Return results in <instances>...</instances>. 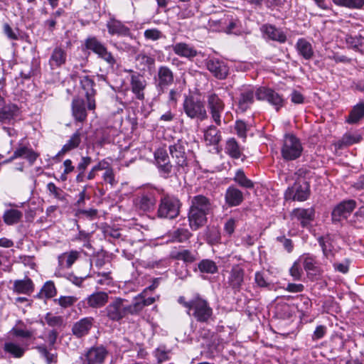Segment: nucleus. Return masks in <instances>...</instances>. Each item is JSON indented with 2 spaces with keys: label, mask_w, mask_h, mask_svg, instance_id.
<instances>
[{
  "label": "nucleus",
  "mask_w": 364,
  "mask_h": 364,
  "mask_svg": "<svg viewBox=\"0 0 364 364\" xmlns=\"http://www.w3.org/2000/svg\"><path fill=\"white\" fill-rule=\"evenodd\" d=\"M178 302L186 309V314L197 322L209 323L213 320V310L209 302L200 295L196 294L189 301L181 296Z\"/></svg>",
  "instance_id": "obj_1"
},
{
  "label": "nucleus",
  "mask_w": 364,
  "mask_h": 364,
  "mask_svg": "<svg viewBox=\"0 0 364 364\" xmlns=\"http://www.w3.org/2000/svg\"><path fill=\"white\" fill-rule=\"evenodd\" d=\"M133 310V304L128 300L114 297L109 302L104 312L109 320L119 322L129 315H136Z\"/></svg>",
  "instance_id": "obj_2"
},
{
  "label": "nucleus",
  "mask_w": 364,
  "mask_h": 364,
  "mask_svg": "<svg viewBox=\"0 0 364 364\" xmlns=\"http://www.w3.org/2000/svg\"><path fill=\"white\" fill-rule=\"evenodd\" d=\"M183 110L188 118L196 122H203L208 117L204 102L191 95L185 97Z\"/></svg>",
  "instance_id": "obj_3"
},
{
  "label": "nucleus",
  "mask_w": 364,
  "mask_h": 364,
  "mask_svg": "<svg viewBox=\"0 0 364 364\" xmlns=\"http://www.w3.org/2000/svg\"><path fill=\"white\" fill-rule=\"evenodd\" d=\"M85 47L96 54L98 58L105 61L108 65V68L114 69L117 64V59L113 53L108 50L107 47L95 36H90L85 41Z\"/></svg>",
  "instance_id": "obj_4"
},
{
  "label": "nucleus",
  "mask_w": 364,
  "mask_h": 364,
  "mask_svg": "<svg viewBox=\"0 0 364 364\" xmlns=\"http://www.w3.org/2000/svg\"><path fill=\"white\" fill-rule=\"evenodd\" d=\"M303 146L301 141L292 134H287L284 136L281 147V154L286 161H294L301 156Z\"/></svg>",
  "instance_id": "obj_5"
},
{
  "label": "nucleus",
  "mask_w": 364,
  "mask_h": 364,
  "mask_svg": "<svg viewBox=\"0 0 364 364\" xmlns=\"http://www.w3.org/2000/svg\"><path fill=\"white\" fill-rule=\"evenodd\" d=\"M181 203L173 196H165L161 198L159 205L157 215L161 218L173 219L178 216Z\"/></svg>",
  "instance_id": "obj_6"
},
{
  "label": "nucleus",
  "mask_w": 364,
  "mask_h": 364,
  "mask_svg": "<svg viewBox=\"0 0 364 364\" xmlns=\"http://www.w3.org/2000/svg\"><path fill=\"white\" fill-rule=\"evenodd\" d=\"M256 98L258 100H266L277 112H279L286 104V100L282 95L266 87H260L256 90Z\"/></svg>",
  "instance_id": "obj_7"
},
{
  "label": "nucleus",
  "mask_w": 364,
  "mask_h": 364,
  "mask_svg": "<svg viewBox=\"0 0 364 364\" xmlns=\"http://www.w3.org/2000/svg\"><path fill=\"white\" fill-rule=\"evenodd\" d=\"M206 102L212 120L217 126H221L222 114L225 109L223 100L216 93L209 92L206 95Z\"/></svg>",
  "instance_id": "obj_8"
},
{
  "label": "nucleus",
  "mask_w": 364,
  "mask_h": 364,
  "mask_svg": "<svg viewBox=\"0 0 364 364\" xmlns=\"http://www.w3.org/2000/svg\"><path fill=\"white\" fill-rule=\"evenodd\" d=\"M299 260L302 262L307 277L312 282L322 278L323 270L318 266L316 257L310 253H304Z\"/></svg>",
  "instance_id": "obj_9"
},
{
  "label": "nucleus",
  "mask_w": 364,
  "mask_h": 364,
  "mask_svg": "<svg viewBox=\"0 0 364 364\" xmlns=\"http://www.w3.org/2000/svg\"><path fill=\"white\" fill-rule=\"evenodd\" d=\"M108 351L103 346H93L82 353L79 359L80 364H103Z\"/></svg>",
  "instance_id": "obj_10"
},
{
  "label": "nucleus",
  "mask_w": 364,
  "mask_h": 364,
  "mask_svg": "<svg viewBox=\"0 0 364 364\" xmlns=\"http://www.w3.org/2000/svg\"><path fill=\"white\" fill-rule=\"evenodd\" d=\"M156 87L159 92H164L174 82V74L172 70L166 65L159 67L154 77Z\"/></svg>",
  "instance_id": "obj_11"
},
{
  "label": "nucleus",
  "mask_w": 364,
  "mask_h": 364,
  "mask_svg": "<svg viewBox=\"0 0 364 364\" xmlns=\"http://www.w3.org/2000/svg\"><path fill=\"white\" fill-rule=\"evenodd\" d=\"M80 84L81 88L85 92V96L87 100V106L89 110H94L96 107L95 95L97 93L95 89V82L94 77L90 75H82L80 77Z\"/></svg>",
  "instance_id": "obj_12"
},
{
  "label": "nucleus",
  "mask_w": 364,
  "mask_h": 364,
  "mask_svg": "<svg viewBox=\"0 0 364 364\" xmlns=\"http://www.w3.org/2000/svg\"><path fill=\"white\" fill-rule=\"evenodd\" d=\"M207 70L217 79L224 80L229 74V68L225 62L216 58H209L205 60Z\"/></svg>",
  "instance_id": "obj_13"
},
{
  "label": "nucleus",
  "mask_w": 364,
  "mask_h": 364,
  "mask_svg": "<svg viewBox=\"0 0 364 364\" xmlns=\"http://www.w3.org/2000/svg\"><path fill=\"white\" fill-rule=\"evenodd\" d=\"M186 146L187 142L182 139H178L173 144L169 146V152L178 168H184L188 164L186 153Z\"/></svg>",
  "instance_id": "obj_14"
},
{
  "label": "nucleus",
  "mask_w": 364,
  "mask_h": 364,
  "mask_svg": "<svg viewBox=\"0 0 364 364\" xmlns=\"http://www.w3.org/2000/svg\"><path fill=\"white\" fill-rule=\"evenodd\" d=\"M245 282V269L239 264L232 266L228 272L226 284L234 292L240 291Z\"/></svg>",
  "instance_id": "obj_15"
},
{
  "label": "nucleus",
  "mask_w": 364,
  "mask_h": 364,
  "mask_svg": "<svg viewBox=\"0 0 364 364\" xmlns=\"http://www.w3.org/2000/svg\"><path fill=\"white\" fill-rule=\"evenodd\" d=\"M130 75V87L132 93L135 97L141 101L145 98L144 90L147 85V82L143 75L129 70Z\"/></svg>",
  "instance_id": "obj_16"
},
{
  "label": "nucleus",
  "mask_w": 364,
  "mask_h": 364,
  "mask_svg": "<svg viewBox=\"0 0 364 364\" xmlns=\"http://www.w3.org/2000/svg\"><path fill=\"white\" fill-rule=\"evenodd\" d=\"M356 203L353 200H343L338 203L332 211V220L334 222H340L346 219L354 210Z\"/></svg>",
  "instance_id": "obj_17"
},
{
  "label": "nucleus",
  "mask_w": 364,
  "mask_h": 364,
  "mask_svg": "<svg viewBox=\"0 0 364 364\" xmlns=\"http://www.w3.org/2000/svg\"><path fill=\"white\" fill-rule=\"evenodd\" d=\"M108 33L110 36H117L118 37L132 38V33L130 28L123 22L112 16L106 23Z\"/></svg>",
  "instance_id": "obj_18"
},
{
  "label": "nucleus",
  "mask_w": 364,
  "mask_h": 364,
  "mask_svg": "<svg viewBox=\"0 0 364 364\" xmlns=\"http://www.w3.org/2000/svg\"><path fill=\"white\" fill-rule=\"evenodd\" d=\"M154 159L159 172L164 178H168L172 171L168 153L166 149L160 148L156 150Z\"/></svg>",
  "instance_id": "obj_19"
},
{
  "label": "nucleus",
  "mask_w": 364,
  "mask_h": 364,
  "mask_svg": "<svg viewBox=\"0 0 364 364\" xmlns=\"http://www.w3.org/2000/svg\"><path fill=\"white\" fill-rule=\"evenodd\" d=\"M291 215L296 218L302 228H308L315 218V210L313 207L309 208H295Z\"/></svg>",
  "instance_id": "obj_20"
},
{
  "label": "nucleus",
  "mask_w": 364,
  "mask_h": 364,
  "mask_svg": "<svg viewBox=\"0 0 364 364\" xmlns=\"http://www.w3.org/2000/svg\"><path fill=\"white\" fill-rule=\"evenodd\" d=\"M67 58L66 50L62 46H56L50 53L48 65L51 70L60 68L66 63Z\"/></svg>",
  "instance_id": "obj_21"
},
{
  "label": "nucleus",
  "mask_w": 364,
  "mask_h": 364,
  "mask_svg": "<svg viewBox=\"0 0 364 364\" xmlns=\"http://www.w3.org/2000/svg\"><path fill=\"white\" fill-rule=\"evenodd\" d=\"M209 214L189 208L188 219L191 229L195 231L204 226L208 221L207 215Z\"/></svg>",
  "instance_id": "obj_22"
},
{
  "label": "nucleus",
  "mask_w": 364,
  "mask_h": 364,
  "mask_svg": "<svg viewBox=\"0 0 364 364\" xmlns=\"http://www.w3.org/2000/svg\"><path fill=\"white\" fill-rule=\"evenodd\" d=\"M256 90L252 87L245 88L241 90L238 98V109L242 112H246L255 102Z\"/></svg>",
  "instance_id": "obj_23"
},
{
  "label": "nucleus",
  "mask_w": 364,
  "mask_h": 364,
  "mask_svg": "<svg viewBox=\"0 0 364 364\" xmlns=\"http://www.w3.org/2000/svg\"><path fill=\"white\" fill-rule=\"evenodd\" d=\"M80 253L77 250H71L60 254L58 257V267L55 272V274L63 269H70L76 260L80 257Z\"/></svg>",
  "instance_id": "obj_24"
},
{
  "label": "nucleus",
  "mask_w": 364,
  "mask_h": 364,
  "mask_svg": "<svg viewBox=\"0 0 364 364\" xmlns=\"http://www.w3.org/2000/svg\"><path fill=\"white\" fill-rule=\"evenodd\" d=\"M92 317H85L75 323L72 328L73 334L80 338L87 335L93 326Z\"/></svg>",
  "instance_id": "obj_25"
},
{
  "label": "nucleus",
  "mask_w": 364,
  "mask_h": 364,
  "mask_svg": "<svg viewBox=\"0 0 364 364\" xmlns=\"http://www.w3.org/2000/svg\"><path fill=\"white\" fill-rule=\"evenodd\" d=\"M3 350L6 354L9 355L12 358H21L24 355L27 350V345L8 341L4 343Z\"/></svg>",
  "instance_id": "obj_26"
},
{
  "label": "nucleus",
  "mask_w": 364,
  "mask_h": 364,
  "mask_svg": "<svg viewBox=\"0 0 364 364\" xmlns=\"http://www.w3.org/2000/svg\"><path fill=\"white\" fill-rule=\"evenodd\" d=\"M225 203L230 207L240 205L243 200L242 192L234 186H229L225 193Z\"/></svg>",
  "instance_id": "obj_27"
},
{
  "label": "nucleus",
  "mask_w": 364,
  "mask_h": 364,
  "mask_svg": "<svg viewBox=\"0 0 364 364\" xmlns=\"http://www.w3.org/2000/svg\"><path fill=\"white\" fill-rule=\"evenodd\" d=\"M190 208L210 213L212 210L211 200L207 196L198 194L191 198Z\"/></svg>",
  "instance_id": "obj_28"
},
{
  "label": "nucleus",
  "mask_w": 364,
  "mask_h": 364,
  "mask_svg": "<svg viewBox=\"0 0 364 364\" xmlns=\"http://www.w3.org/2000/svg\"><path fill=\"white\" fill-rule=\"evenodd\" d=\"M72 114L74 119L80 122H83L87 119V111L84 100L80 97H75L71 105Z\"/></svg>",
  "instance_id": "obj_29"
},
{
  "label": "nucleus",
  "mask_w": 364,
  "mask_h": 364,
  "mask_svg": "<svg viewBox=\"0 0 364 364\" xmlns=\"http://www.w3.org/2000/svg\"><path fill=\"white\" fill-rule=\"evenodd\" d=\"M18 107L14 104H9L3 107L0 110V122L4 124H10L19 116Z\"/></svg>",
  "instance_id": "obj_30"
},
{
  "label": "nucleus",
  "mask_w": 364,
  "mask_h": 364,
  "mask_svg": "<svg viewBox=\"0 0 364 364\" xmlns=\"http://www.w3.org/2000/svg\"><path fill=\"white\" fill-rule=\"evenodd\" d=\"M109 299L108 294L105 291H97L89 295L86 299L88 306L94 309H100L104 306Z\"/></svg>",
  "instance_id": "obj_31"
},
{
  "label": "nucleus",
  "mask_w": 364,
  "mask_h": 364,
  "mask_svg": "<svg viewBox=\"0 0 364 364\" xmlns=\"http://www.w3.org/2000/svg\"><path fill=\"white\" fill-rule=\"evenodd\" d=\"M262 31L267 37L272 41L284 43L287 41L286 34L281 30L271 24H265L262 27Z\"/></svg>",
  "instance_id": "obj_32"
},
{
  "label": "nucleus",
  "mask_w": 364,
  "mask_h": 364,
  "mask_svg": "<svg viewBox=\"0 0 364 364\" xmlns=\"http://www.w3.org/2000/svg\"><path fill=\"white\" fill-rule=\"evenodd\" d=\"M291 191L294 192L292 196L294 200L304 201L310 194L309 183L305 181L295 183Z\"/></svg>",
  "instance_id": "obj_33"
},
{
  "label": "nucleus",
  "mask_w": 364,
  "mask_h": 364,
  "mask_svg": "<svg viewBox=\"0 0 364 364\" xmlns=\"http://www.w3.org/2000/svg\"><path fill=\"white\" fill-rule=\"evenodd\" d=\"M172 48L174 53L181 57L191 59L198 55L197 50L186 43H177L172 46Z\"/></svg>",
  "instance_id": "obj_34"
},
{
  "label": "nucleus",
  "mask_w": 364,
  "mask_h": 364,
  "mask_svg": "<svg viewBox=\"0 0 364 364\" xmlns=\"http://www.w3.org/2000/svg\"><path fill=\"white\" fill-rule=\"evenodd\" d=\"M13 291L17 294L30 295L34 291L33 282L28 277L15 280L14 282Z\"/></svg>",
  "instance_id": "obj_35"
},
{
  "label": "nucleus",
  "mask_w": 364,
  "mask_h": 364,
  "mask_svg": "<svg viewBox=\"0 0 364 364\" xmlns=\"http://www.w3.org/2000/svg\"><path fill=\"white\" fill-rule=\"evenodd\" d=\"M296 49L298 54L305 60H310L314 56V52L312 45L305 38H299L296 43Z\"/></svg>",
  "instance_id": "obj_36"
},
{
  "label": "nucleus",
  "mask_w": 364,
  "mask_h": 364,
  "mask_svg": "<svg viewBox=\"0 0 364 364\" xmlns=\"http://www.w3.org/2000/svg\"><path fill=\"white\" fill-rule=\"evenodd\" d=\"M225 153L233 159H238L243 155L242 149L235 138H230L225 141Z\"/></svg>",
  "instance_id": "obj_37"
},
{
  "label": "nucleus",
  "mask_w": 364,
  "mask_h": 364,
  "mask_svg": "<svg viewBox=\"0 0 364 364\" xmlns=\"http://www.w3.org/2000/svg\"><path fill=\"white\" fill-rule=\"evenodd\" d=\"M146 294L147 293L143 291L134 298L132 304L133 311L135 312L136 315L139 314L143 310L144 306H149L156 301L155 298L152 296L146 298Z\"/></svg>",
  "instance_id": "obj_38"
},
{
  "label": "nucleus",
  "mask_w": 364,
  "mask_h": 364,
  "mask_svg": "<svg viewBox=\"0 0 364 364\" xmlns=\"http://www.w3.org/2000/svg\"><path fill=\"white\" fill-rule=\"evenodd\" d=\"M81 133L77 130L70 138V139L63 146L61 150L57 154L56 156H60L65 154L73 150L79 146L81 143Z\"/></svg>",
  "instance_id": "obj_39"
},
{
  "label": "nucleus",
  "mask_w": 364,
  "mask_h": 364,
  "mask_svg": "<svg viewBox=\"0 0 364 364\" xmlns=\"http://www.w3.org/2000/svg\"><path fill=\"white\" fill-rule=\"evenodd\" d=\"M345 42L348 48L364 55V36L346 35Z\"/></svg>",
  "instance_id": "obj_40"
},
{
  "label": "nucleus",
  "mask_w": 364,
  "mask_h": 364,
  "mask_svg": "<svg viewBox=\"0 0 364 364\" xmlns=\"http://www.w3.org/2000/svg\"><path fill=\"white\" fill-rule=\"evenodd\" d=\"M204 139L208 145H217L221 140L220 130L214 125L209 126L204 131Z\"/></svg>",
  "instance_id": "obj_41"
},
{
  "label": "nucleus",
  "mask_w": 364,
  "mask_h": 364,
  "mask_svg": "<svg viewBox=\"0 0 364 364\" xmlns=\"http://www.w3.org/2000/svg\"><path fill=\"white\" fill-rule=\"evenodd\" d=\"M155 203L156 199L152 193L142 195L136 199V206L144 211H149L152 209Z\"/></svg>",
  "instance_id": "obj_42"
},
{
  "label": "nucleus",
  "mask_w": 364,
  "mask_h": 364,
  "mask_svg": "<svg viewBox=\"0 0 364 364\" xmlns=\"http://www.w3.org/2000/svg\"><path fill=\"white\" fill-rule=\"evenodd\" d=\"M192 236V233L187 228H178L170 232V241L177 242H184Z\"/></svg>",
  "instance_id": "obj_43"
},
{
  "label": "nucleus",
  "mask_w": 364,
  "mask_h": 364,
  "mask_svg": "<svg viewBox=\"0 0 364 364\" xmlns=\"http://www.w3.org/2000/svg\"><path fill=\"white\" fill-rule=\"evenodd\" d=\"M23 216L22 213L17 209H9L4 212L3 215L4 222L8 225L18 223Z\"/></svg>",
  "instance_id": "obj_44"
},
{
  "label": "nucleus",
  "mask_w": 364,
  "mask_h": 364,
  "mask_svg": "<svg viewBox=\"0 0 364 364\" xmlns=\"http://www.w3.org/2000/svg\"><path fill=\"white\" fill-rule=\"evenodd\" d=\"M38 156V155L35 151H33L31 149L27 148L26 146H21L14 151V157L25 158L31 164L34 163Z\"/></svg>",
  "instance_id": "obj_45"
},
{
  "label": "nucleus",
  "mask_w": 364,
  "mask_h": 364,
  "mask_svg": "<svg viewBox=\"0 0 364 364\" xmlns=\"http://www.w3.org/2000/svg\"><path fill=\"white\" fill-rule=\"evenodd\" d=\"M233 181L240 187L247 189L254 188V183L245 176L244 171L241 168L235 172Z\"/></svg>",
  "instance_id": "obj_46"
},
{
  "label": "nucleus",
  "mask_w": 364,
  "mask_h": 364,
  "mask_svg": "<svg viewBox=\"0 0 364 364\" xmlns=\"http://www.w3.org/2000/svg\"><path fill=\"white\" fill-rule=\"evenodd\" d=\"M198 267L200 272L202 273L213 274L217 273L218 271V267L216 263L214 261L208 259H202L198 264Z\"/></svg>",
  "instance_id": "obj_47"
},
{
  "label": "nucleus",
  "mask_w": 364,
  "mask_h": 364,
  "mask_svg": "<svg viewBox=\"0 0 364 364\" xmlns=\"http://www.w3.org/2000/svg\"><path fill=\"white\" fill-rule=\"evenodd\" d=\"M57 294V290L53 282H46L41 289V291L37 294V297L42 299L43 297L50 299L55 296Z\"/></svg>",
  "instance_id": "obj_48"
},
{
  "label": "nucleus",
  "mask_w": 364,
  "mask_h": 364,
  "mask_svg": "<svg viewBox=\"0 0 364 364\" xmlns=\"http://www.w3.org/2000/svg\"><path fill=\"white\" fill-rule=\"evenodd\" d=\"M364 116V103H359L355 105L350 111V114L347 119V122L349 124L357 123Z\"/></svg>",
  "instance_id": "obj_49"
},
{
  "label": "nucleus",
  "mask_w": 364,
  "mask_h": 364,
  "mask_svg": "<svg viewBox=\"0 0 364 364\" xmlns=\"http://www.w3.org/2000/svg\"><path fill=\"white\" fill-rule=\"evenodd\" d=\"M171 257L177 260H182L186 263H192L196 260L195 255L188 250L172 251Z\"/></svg>",
  "instance_id": "obj_50"
},
{
  "label": "nucleus",
  "mask_w": 364,
  "mask_h": 364,
  "mask_svg": "<svg viewBox=\"0 0 364 364\" xmlns=\"http://www.w3.org/2000/svg\"><path fill=\"white\" fill-rule=\"evenodd\" d=\"M135 60L139 63L140 66H143V70H145L146 68L148 70H151L155 65V59L145 53H139L135 57Z\"/></svg>",
  "instance_id": "obj_51"
},
{
  "label": "nucleus",
  "mask_w": 364,
  "mask_h": 364,
  "mask_svg": "<svg viewBox=\"0 0 364 364\" xmlns=\"http://www.w3.org/2000/svg\"><path fill=\"white\" fill-rule=\"evenodd\" d=\"M362 140V136L359 134H345L338 141L339 147L348 146L359 143Z\"/></svg>",
  "instance_id": "obj_52"
},
{
  "label": "nucleus",
  "mask_w": 364,
  "mask_h": 364,
  "mask_svg": "<svg viewBox=\"0 0 364 364\" xmlns=\"http://www.w3.org/2000/svg\"><path fill=\"white\" fill-rule=\"evenodd\" d=\"M333 2L339 6L349 9H360L364 6V0H332Z\"/></svg>",
  "instance_id": "obj_53"
},
{
  "label": "nucleus",
  "mask_w": 364,
  "mask_h": 364,
  "mask_svg": "<svg viewBox=\"0 0 364 364\" xmlns=\"http://www.w3.org/2000/svg\"><path fill=\"white\" fill-rule=\"evenodd\" d=\"M221 234L218 228L212 227L209 228L206 235V241L208 244L213 245L220 242Z\"/></svg>",
  "instance_id": "obj_54"
},
{
  "label": "nucleus",
  "mask_w": 364,
  "mask_h": 364,
  "mask_svg": "<svg viewBox=\"0 0 364 364\" xmlns=\"http://www.w3.org/2000/svg\"><path fill=\"white\" fill-rule=\"evenodd\" d=\"M114 48H115L119 52H126L130 54H136L138 48L131 44L125 42H115L112 43Z\"/></svg>",
  "instance_id": "obj_55"
},
{
  "label": "nucleus",
  "mask_w": 364,
  "mask_h": 364,
  "mask_svg": "<svg viewBox=\"0 0 364 364\" xmlns=\"http://www.w3.org/2000/svg\"><path fill=\"white\" fill-rule=\"evenodd\" d=\"M318 242L321 247L323 256L327 259L331 258L333 255L331 242L323 237H319Z\"/></svg>",
  "instance_id": "obj_56"
},
{
  "label": "nucleus",
  "mask_w": 364,
  "mask_h": 364,
  "mask_svg": "<svg viewBox=\"0 0 364 364\" xmlns=\"http://www.w3.org/2000/svg\"><path fill=\"white\" fill-rule=\"evenodd\" d=\"M300 262L299 259L295 261L289 269V274L294 281H300L303 275V270L301 267Z\"/></svg>",
  "instance_id": "obj_57"
},
{
  "label": "nucleus",
  "mask_w": 364,
  "mask_h": 364,
  "mask_svg": "<svg viewBox=\"0 0 364 364\" xmlns=\"http://www.w3.org/2000/svg\"><path fill=\"white\" fill-rule=\"evenodd\" d=\"M47 324L50 327L60 328L63 326V318L60 316H54L48 313L45 316Z\"/></svg>",
  "instance_id": "obj_58"
},
{
  "label": "nucleus",
  "mask_w": 364,
  "mask_h": 364,
  "mask_svg": "<svg viewBox=\"0 0 364 364\" xmlns=\"http://www.w3.org/2000/svg\"><path fill=\"white\" fill-rule=\"evenodd\" d=\"M290 306L286 303L277 304L276 306L277 315L281 318H287L291 316Z\"/></svg>",
  "instance_id": "obj_59"
},
{
  "label": "nucleus",
  "mask_w": 364,
  "mask_h": 364,
  "mask_svg": "<svg viewBox=\"0 0 364 364\" xmlns=\"http://www.w3.org/2000/svg\"><path fill=\"white\" fill-rule=\"evenodd\" d=\"M169 353L170 351L167 350L164 346L157 348L154 352V355L159 363L170 360L171 358L169 356Z\"/></svg>",
  "instance_id": "obj_60"
},
{
  "label": "nucleus",
  "mask_w": 364,
  "mask_h": 364,
  "mask_svg": "<svg viewBox=\"0 0 364 364\" xmlns=\"http://www.w3.org/2000/svg\"><path fill=\"white\" fill-rule=\"evenodd\" d=\"M77 299L73 296H61L54 299L55 303L58 304L63 308H68L73 306Z\"/></svg>",
  "instance_id": "obj_61"
},
{
  "label": "nucleus",
  "mask_w": 364,
  "mask_h": 364,
  "mask_svg": "<svg viewBox=\"0 0 364 364\" xmlns=\"http://www.w3.org/2000/svg\"><path fill=\"white\" fill-rule=\"evenodd\" d=\"M9 333L13 336L22 338H30L33 336V332L30 330L18 328L17 326L13 327Z\"/></svg>",
  "instance_id": "obj_62"
},
{
  "label": "nucleus",
  "mask_w": 364,
  "mask_h": 364,
  "mask_svg": "<svg viewBox=\"0 0 364 364\" xmlns=\"http://www.w3.org/2000/svg\"><path fill=\"white\" fill-rule=\"evenodd\" d=\"M144 38L146 41H156L163 37V33L157 28H149L144 31Z\"/></svg>",
  "instance_id": "obj_63"
},
{
  "label": "nucleus",
  "mask_w": 364,
  "mask_h": 364,
  "mask_svg": "<svg viewBox=\"0 0 364 364\" xmlns=\"http://www.w3.org/2000/svg\"><path fill=\"white\" fill-rule=\"evenodd\" d=\"M47 190L49 193L53 195L55 198L60 200H65L63 191L57 187L53 182H50L47 184Z\"/></svg>",
  "instance_id": "obj_64"
}]
</instances>
